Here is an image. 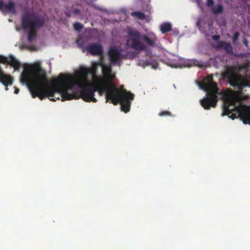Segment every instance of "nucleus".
Listing matches in <instances>:
<instances>
[{
	"label": "nucleus",
	"instance_id": "obj_15",
	"mask_svg": "<svg viewBox=\"0 0 250 250\" xmlns=\"http://www.w3.org/2000/svg\"><path fill=\"white\" fill-rule=\"evenodd\" d=\"M218 43L217 48H223L227 53L229 54L233 53L232 47L230 43L223 41H218Z\"/></svg>",
	"mask_w": 250,
	"mask_h": 250
},
{
	"label": "nucleus",
	"instance_id": "obj_28",
	"mask_svg": "<svg viewBox=\"0 0 250 250\" xmlns=\"http://www.w3.org/2000/svg\"><path fill=\"white\" fill-rule=\"evenodd\" d=\"M19 91H20L19 89L16 87H15V91H14L15 94H18Z\"/></svg>",
	"mask_w": 250,
	"mask_h": 250
},
{
	"label": "nucleus",
	"instance_id": "obj_30",
	"mask_svg": "<svg viewBox=\"0 0 250 250\" xmlns=\"http://www.w3.org/2000/svg\"><path fill=\"white\" fill-rule=\"evenodd\" d=\"M67 16L68 17H70V15H69V14H67Z\"/></svg>",
	"mask_w": 250,
	"mask_h": 250
},
{
	"label": "nucleus",
	"instance_id": "obj_19",
	"mask_svg": "<svg viewBox=\"0 0 250 250\" xmlns=\"http://www.w3.org/2000/svg\"><path fill=\"white\" fill-rule=\"evenodd\" d=\"M131 15L132 16H137L140 20H145L146 19L145 14L139 11L133 12L131 13Z\"/></svg>",
	"mask_w": 250,
	"mask_h": 250
},
{
	"label": "nucleus",
	"instance_id": "obj_23",
	"mask_svg": "<svg viewBox=\"0 0 250 250\" xmlns=\"http://www.w3.org/2000/svg\"><path fill=\"white\" fill-rule=\"evenodd\" d=\"M214 3L213 0H208L207 2V5L209 7L212 6Z\"/></svg>",
	"mask_w": 250,
	"mask_h": 250
},
{
	"label": "nucleus",
	"instance_id": "obj_10",
	"mask_svg": "<svg viewBox=\"0 0 250 250\" xmlns=\"http://www.w3.org/2000/svg\"><path fill=\"white\" fill-rule=\"evenodd\" d=\"M100 66L102 68L103 76H97L95 75L93 76L92 79L97 81L101 80V82L108 83L111 84H116L114 80L116 78V76L114 74L112 73V69L110 66L106 65L104 63H101Z\"/></svg>",
	"mask_w": 250,
	"mask_h": 250
},
{
	"label": "nucleus",
	"instance_id": "obj_1",
	"mask_svg": "<svg viewBox=\"0 0 250 250\" xmlns=\"http://www.w3.org/2000/svg\"><path fill=\"white\" fill-rule=\"evenodd\" d=\"M70 76L61 74L58 78L49 82L45 74L38 64H34L21 74V82L26 83L33 98L39 97L41 100L48 97L52 101L62 98V101L77 99V94H69L66 81Z\"/></svg>",
	"mask_w": 250,
	"mask_h": 250
},
{
	"label": "nucleus",
	"instance_id": "obj_21",
	"mask_svg": "<svg viewBox=\"0 0 250 250\" xmlns=\"http://www.w3.org/2000/svg\"><path fill=\"white\" fill-rule=\"evenodd\" d=\"M160 116H171L172 114L168 111H163L159 113Z\"/></svg>",
	"mask_w": 250,
	"mask_h": 250
},
{
	"label": "nucleus",
	"instance_id": "obj_3",
	"mask_svg": "<svg viewBox=\"0 0 250 250\" xmlns=\"http://www.w3.org/2000/svg\"><path fill=\"white\" fill-rule=\"evenodd\" d=\"M45 23L43 17L33 13L26 12L21 16V25L22 28L28 31L27 40L31 42L36 38L38 29L42 27Z\"/></svg>",
	"mask_w": 250,
	"mask_h": 250
},
{
	"label": "nucleus",
	"instance_id": "obj_31",
	"mask_svg": "<svg viewBox=\"0 0 250 250\" xmlns=\"http://www.w3.org/2000/svg\"><path fill=\"white\" fill-rule=\"evenodd\" d=\"M6 90H8V88L7 87H6Z\"/></svg>",
	"mask_w": 250,
	"mask_h": 250
},
{
	"label": "nucleus",
	"instance_id": "obj_22",
	"mask_svg": "<svg viewBox=\"0 0 250 250\" xmlns=\"http://www.w3.org/2000/svg\"><path fill=\"white\" fill-rule=\"evenodd\" d=\"M240 33L238 32H234L233 34V37L232 38V42L233 43H235L238 39L239 37Z\"/></svg>",
	"mask_w": 250,
	"mask_h": 250
},
{
	"label": "nucleus",
	"instance_id": "obj_9",
	"mask_svg": "<svg viewBox=\"0 0 250 250\" xmlns=\"http://www.w3.org/2000/svg\"><path fill=\"white\" fill-rule=\"evenodd\" d=\"M223 76L225 79L228 80L230 85L237 86L240 89L249 86L248 81L241 76L238 75L233 66H226L225 70L223 73Z\"/></svg>",
	"mask_w": 250,
	"mask_h": 250
},
{
	"label": "nucleus",
	"instance_id": "obj_27",
	"mask_svg": "<svg viewBox=\"0 0 250 250\" xmlns=\"http://www.w3.org/2000/svg\"><path fill=\"white\" fill-rule=\"evenodd\" d=\"M73 13L75 15H79L80 14V10L78 9H74Z\"/></svg>",
	"mask_w": 250,
	"mask_h": 250
},
{
	"label": "nucleus",
	"instance_id": "obj_13",
	"mask_svg": "<svg viewBox=\"0 0 250 250\" xmlns=\"http://www.w3.org/2000/svg\"><path fill=\"white\" fill-rule=\"evenodd\" d=\"M96 72V68L94 69H89L85 67H81L79 71V77L76 79H82L84 80L86 83L87 82V76L89 73H95Z\"/></svg>",
	"mask_w": 250,
	"mask_h": 250
},
{
	"label": "nucleus",
	"instance_id": "obj_14",
	"mask_svg": "<svg viewBox=\"0 0 250 250\" xmlns=\"http://www.w3.org/2000/svg\"><path fill=\"white\" fill-rule=\"evenodd\" d=\"M13 79L10 76L5 74L3 70H0V82L5 86L12 85Z\"/></svg>",
	"mask_w": 250,
	"mask_h": 250
},
{
	"label": "nucleus",
	"instance_id": "obj_24",
	"mask_svg": "<svg viewBox=\"0 0 250 250\" xmlns=\"http://www.w3.org/2000/svg\"><path fill=\"white\" fill-rule=\"evenodd\" d=\"M77 43L81 47H82L83 45V43L82 41V40L80 38L77 40Z\"/></svg>",
	"mask_w": 250,
	"mask_h": 250
},
{
	"label": "nucleus",
	"instance_id": "obj_5",
	"mask_svg": "<svg viewBox=\"0 0 250 250\" xmlns=\"http://www.w3.org/2000/svg\"><path fill=\"white\" fill-rule=\"evenodd\" d=\"M155 37L153 36L148 37L145 34L141 35L139 31L130 29L128 31L127 44L133 49L144 51L147 49V46L143 41L150 46H154L155 44Z\"/></svg>",
	"mask_w": 250,
	"mask_h": 250
},
{
	"label": "nucleus",
	"instance_id": "obj_29",
	"mask_svg": "<svg viewBox=\"0 0 250 250\" xmlns=\"http://www.w3.org/2000/svg\"><path fill=\"white\" fill-rule=\"evenodd\" d=\"M243 42H244V43L246 45H247V44H248V42H247V40H246V39L244 40Z\"/></svg>",
	"mask_w": 250,
	"mask_h": 250
},
{
	"label": "nucleus",
	"instance_id": "obj_26",
	"mask_svg": "<svg viewBox=\"0 0 250 250\" xmlns=\"http://www.w3.org/2000/svg\"><path fill=\"white\" fill-rule=\"evenodd\" d=\"M212 38L214 41H218L220 38V36L219 35H216L212 36Z\"/></svg>",
	"mask_w": 250,
	"mask_h": 250
},
{
	"label": "nucleus",
	"instance_id": "obj_20",
	"mask_svg": "<svg viewBox=\"0 0 250 250\" xmlns=\"http://www.w3.org/2000/svg\"><path fill=\"white\" fill-rule=\"evenodd\" d=\"M73 27L77 31H80L83 28V25L79 22H76L73 24Z\"/></svg>",
	"mask_w": 250,
	"mask_h": 250
},
{
	"label": "nucleus",
	"instance_id": "obj_12",
	"mask_svg": "<svg viewBox=\"0 0 250 250\" xmlns=\"http://www.w3.org/2000/svg\"><path fill=\"white\" fill-rule=\"evenodd\" d=\"M86 50L92 55H102L103 47L100 43H93L86 46Z\"/></svg>",
	"mask_w": 250,
	"mask_h": 250
},
{
	"label": "nucleus",
	"instance_id": "obj_6",
	"mask_svg": "<svg viewBox=\"0 0 250 250\" xmlns=\"http://www.w3.org/2000/svg\"><path fill=\"white\" fill-rule=\"evenodd\" d=\"M65 82L67 83V88L72 90L76 85L80 89V97L85 102L96 103L97 99L94 97V83L92 84L86 83L84 80L82 79H73L70 76V80Z\"/></svg>",
	"mask_w": 250,
	"mask_h": 250
},
{
	"label": "nucleus",
	"instance_id": "obj_18",
	"mask_svg": "<svg viewBox=\"0 0 250 250\" xmlns=\"http://www.w3.org/2000/svg\"><path fill=\"white\" fill-rule=\"evenodd\" d=\"M212 12L215 15L221 14L223 12V7L221 5H217L212 8Z\"/></svg>",
	"mask_w": 250,
	"mask_h": 250
},
{
	"label": "nucleus",
	"instance_id": "obj_11",
	"mask_svg": "<svg viewBox=\"0 0 250 250\" xmlns=\"http://www.w3.org/2000/svg\"><path fill=\"white\" fill-rule=\"evenodd\" d=\"M107 54L110 62L113 64H116L121 61V52L115 47H111L108 51Z\"/></svg>",
	"mask_w": 250,
	"mask_h": 250
},
{
	"label": "nucleus",
	"instance_id": "obj_17",
	"mask_svg": "<svg viewBox=\"0 0 250 250\" xmlns=\"http://www.w3.org/2000/svg\"><path fill=\"white\" fill-rule=\"evenodd\" d=\"M7 11L15 13V4L12 1H10L5 5V8Z\"/></svg>",
	"mask_w": 250,
	"mask_h": 250
},
{
	"label": "nucleus",
	"instance_id": "obj_25",
	"mask_svg": "<svg viewBox=\"0 0 250 250\" xmlns=\"http://www.w3.org/2000/svg\"><path fill=\"white\" fill-rule=\"evenodd\" d=\"M4 8H5V6L3 1L0 0V10L2 11Z\"/></svg>",
	"mask_w": 250,
	"mask_h": 250
},
{
	"label": "nucleus",
	"instance_id": "obj_16",
	"mask_svg": "<svg viewBox=\"0 0 250 250\" xmlns=\"http://www.w3.org/2000/svg\"><path fill=\"white\" fill-rule=\"evenodd\" d=\"M160 30L163 34L167 33L172 30V25L171 23L166 22L160 25Z\"/></svg>",
	"mask_w": 250,
	"mask_h": 250
},
{
	"label": "nucleus",
	"instance_id": "obj_2",
	"mask_svg": "<svg viewBox=\"0 0 250 250\" xmlns=\"http://www.w3.org/2000/svg\"><path fill=\"white\" fill-rule=\"evenodd\" d=\"M200 85L207 92L206 96L200 100L201 106L206 110L210 109L211 107H215L218 101L217 95L219 93L217 84L213 80V76L208 75Z\"/></svg>",
	"mask_w": 250,
	"mask_h": 250
},
{
	"label": "nucleus",
	"instance_id": "obj_4",
	"mask_svg": "<svg viewBox=\"0 0 250 250\" xmlns=\"http://www.w3.org/2000/svg\"><path fill=\"white\" fill-rule=\"evenodd\" d=\"M235 100L233 98H228L224 102L222 115H228L232 119L238 117L244 124L250 125V109L235 106Z\"/></svg>",
	"mask_w": 250,
	"mask_h": 250
},
{
	"label": "nucleus",
	"instance_id": "obj_7",
	"mask_svg": "<svg viewBox=\"0 0 250 250\" xmlns=\"http://www.w3.org/2000/svg\"><path fill=\"white\" fill-rule=\"evenodd\" d=\"M134 94L124 89L123 85H122L119 88L118 91L114 97L117 103H115L113 101L114 100H112L111 103L114 105H117L120 103L121 110L125 113H127L130 109L131 101L134 99Z\"/></svg>",
	"mask_w": 250,
	"mask_h": 250
},
{
	"label": "nucleus",
	"instance_id": "obj_8",
	"mask_svg": "<svg viewBox=\"0 0 250 250\" xmlns=\"http://www.w3.org/2000/svg\"><path fill=\"white\" fill-rule=\"evenodd\" d=\"M92 80L94 83V94L97 91L100 96H103L104 93H105L106 102L110 101L111 102L112 100H114V102L116 103L114 97L118 91L119 88L116 87V84L104 83L101 82V80L97 81L92 79Z\"/></svg>",
	"mask_w": 250,
	"mask_h": 250
}]
</instances>
